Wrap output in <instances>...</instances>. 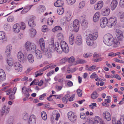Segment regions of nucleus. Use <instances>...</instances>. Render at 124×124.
<instances>
[{"label":"nucleus","instance_id":"obj_1","mask_svg":"<svg viewBox=\"0 0 124 124\" xmlns=\"http://www.w3.org/2000/svg\"><path fill=\"white\" fill-rule=\"evenodd\" d=\"M55 49L58 53L61 54L62 51L66 53H68L69 51L68 45L66 42L62 41L61 42V45L58 42L55 43Z\"/></svg>","mask_w":124,"mask_h":124},{"label":"nucleus","instance_id":"obj_2","mask_svg":"<svg viewBox=\"0 0 124 124\" xmlns=\"http://www.w3.org/2000/svg\"><path fill=\"white\" fill-rule=\"evenodd\" d=\"M98 36V33L97 31L92 34H88L86 39V42L87 45L89 46L93 45L94 44V41L97 39Z\"/></svg>","mask_w":124,"mask_h":124},{"label":"nucleus","instance_id":"obj_3","mask_svg":"<svg viewBox=\"0 0 124 124\" xmlns=\"http://www.w3.org/2000/svg\"><path fill=\"white\" fill-rule=\"evenodd\" d=\"M115 38L110 34L105 35L103 38V41L104 43L108 46H111L113 43Z\"/></svg>","mask_w":124,"mask_h":124},{"label":"nucleus","instance_id":"obj_4","mask_svg":"<svg viewBox=\"0 0 124 124\" xmlns=\"http://www.w3.org/2000/svg\"><path fill=\"white\" fill-rule=\"evenodd\" d=\"M25 47L27 51L31 52L35 51L36 47V45L34 43L30 41H28L26 43Z\"/></svg>","mask_w":124,"mask_h":124},{"label":"nucleus","instance_id":"obj_5","mask_svg":"<svg viewBox=\"0 0 124 124\" xmlns=\"http://www.w3.org/2000/svg\"><path fill=\"white\" fill-rule=\"evenodd\" d=\"M67 115L68 119L70 121L74 122L76 121L77 116L73 112H69L68 113Z\"/></svg>","mask_w":124,"mask_h":124},{"label":"nucleus","instance_id":"obj_6","mask_svg":"<svg viewBox=\"0 0 124 124\" xmlns=\"http://www.w3.org/2000/svg\"><path fill=\"white\" fill-rule=\"evenodd\" d=\"M10 107L9 106H6L4 105L2 109L1 112L0 113V115L2 116L4 114L7 115L9 112L10 110Z\"/></svg>","mask_w":124,"mask_h":124},{"label":"nucleus","instance_id":"obj_7","mask_svg":"<svg viewBox=\"0 0 124 124\" xmlns=\"http://www.w3.org/2000/svg\"><path fill=\"white\" fill-rule=\"evenodd\" d=\"M13 66L17 72H21L22 69V66L20 63L16 62L13 64Z\"/></svg>","mask_w":124,"mask_h":124},{"label":"nucleus","instance_id":"obj_8","mask_svg":"<svg viewBox=\"0 0 124 124\" xmlns=\"http://www.w3.org/2000/svg\"><path fill=\"white\" fill-rule=\"evenodd\" d=\"M116 34L118 39L122 41L123 39V32L120 30L117 29L116 31Z\"/></svg>","mask_w":124,"mask_h":124},{"label":"nucleus","instance_id":"obj_9","mask_svg":"<svg viewBox=\"0 0 124 124\" xmlns=\"http://www.w3.org/2000/svg\"><path fill=\"white\" fill-rule=\"evenodd\" d=\"M103 5V2L101 0L98 1L94 6V9L96 10H98L101 9Z\"/></svg>","mask_w":124,"mask_h":124},{"label":"nucleus","instance_id":"obj_10","mask_svg":"<svg viewBox=\"0 0 124 124\" xmlns=\"http://www.w3.org/2000/svg\"><path fill=\"white\" fill-rule=\"evenodd\" d=\"M17 58L19 61L21 62L24 63L25 58L24 57V54L21 51L19 52L17 54Z\"/></svg>","mask_w":124,"mask_h":124},{"label":"nucleus","instance_id":"obj_11","mask_svg":"<svg viewBox=\"0 0 124 124\" xmlns=\"http://www.w3.org/2000/svg\"><path fill=\"white\" fill-rule=\"evenodd\" d=\"M94 121V124H105L103 119L97 116L95 117Z\"/></svg>","mask_w":124,"mask_h":124},{"label":"nucleus","instance_id":"obj_12","mask_svg":"<svg viewBox=\"0 0 124 124\" xmlns=\"http://www.w3.org/2000/svg\"><path fill=\"white\" fill-rule=\"evenodd\" d=\"M21 27L19 24H15L13 26V30L15 33H18L20 31Z\"/></svg>","mask_w":124,"mask_h":124},{"label":"nucleus","instance_id":"obj_13","mask_svg":"<svg viewBox=\"0 0 124 124\" xmlns=\"http://www.w3.org/2000/svg\"><path fill=\"white\" fill-rule=\"evenodd\" d=\"M36 117L35 115L33 114L31 115L30 117L29 124H36Z\"/></svg>","mask_w":124,"mask_h":124},{"label":"nucleus","instance_id":"obj_14","mask_svg":"<svg viewBox=\"0 0 124 124\" xmlns=\"http://www.w3.org/2000/svg\"><path fill=\"white\" fill-rule=\"evenodd\" d=\"M102 116L107 121H110L111 119V116L110 113L107 111L104 112L102 114Z\"/></svg>","mask_w":124,"mask_h":124},{"label":"nucleus","instance_id":"obj_15","mask_svg":"<svg viewBox=\"0 0 124 124\" xmlns=\"http://www.w3.org/2000/svg\"><path fill=\"white\" fill-rule=\"evenodd\" d=\"M82 38L80 35H78L76 38L75 43L77 45H80L82 44Z\"/></svg>","mask_w":124,"mask_h":124},{"label":"nucleus","instance_id":"obj_16","mask_svg":"<svg viewBox=\"0 0 124 124\" xmlns=\"http://www.w3.org/2000/svg\"><path fill=\"white\" fill-rule=\"evenodd\" d=\"M12 49V46L11 45H8L6 47L5 52L7 56L10 55L11 54V51Z\"/></svg>","mask_w":124,"mask_h":124},{"label":"nucleus","instance_id":"obj_17","mask_svg":"<svg viewBox=\"0 0 124 124\" xmlns=\"http://www.w3.org/2000/svg\"><path fill=\"white\" fill-rule=\"evenodd\" d=\"M80 24H71L70 27L72 29V30H73L77 32L78 30Z\"/></svg>","mask_w":124,"mask_h":124},{"label":"nucleus","instance_id":"obj_18","mask_svg":"<svg viewBox=\"0 0 124 124\" xmlns=\"http://www.w3.org/2000/svg\"><path fill=\"white\" fill-rule=\"evenodd\" d=\"M118 2L116 0H113L110 4V9L112 10H114L116 7Z\"/></svg>","mask_w":124,"mask_h":124},{"label":"nucleus","instance_id":"obj_19","mask_svg":"<svg viewBox=\"0 0 124 124\" xmlns=\"http://www.w3.org/2000/svg\"><path fill=\"white\" fill-rule=\"evenodd\" d=\"M35 55L36 58L40 60L42 58V53L40 50H37L36 51Z\"/></svg>","mask_w":124,"mask_h":124},{"label":"nucleus","instance_id":"obj_20","mask_svg":"<svg viewBox=\"0 0 124 124\" xmlns=\"http://www.w3.org/2000/svg\"><path fill=\"white\" fill-rule=\"evenodd\" d=\"M39 43L40 44L41 49L42 51L44 52L46 50L45 48V43L43 39L41 38L39 40Z\"/></svg>","mask_w":124,"mask_h":124},{"label":"nucleus","instance_id":"obj_21","mask_svg":"<svg viewBox=\"0 0 124 124\" xmlns=\"http://www.w3.org/2000/svg\"><path fill=\"white\" fill-rule=\"evenodd\" d=\"M100 13L99 12H97L94 15L93 20L95 22H96L99 20V18L100 16Z\"/></svg>","mask_w":124,"mask_h":124},{"label":"nucleus","instance_id":"obj_22","mask_svg":"<svg viewBox=\"0 0 124 124\" xmlns=\"http://www.w3.org/2000/svg\"><path fill=\"white\" fill-rule=\"evenodd\" d=\"M29 35L31 37H34L36 34V30L32 28L29 30Z\"/></svg>","mask_w":124,"mask_h":124},{"label":"nucleus","instance_id":"obj_23","mask_svg":"<svg viewBox=\"0 0 124 124\" xmlns=\"http://www.w3.org/2000/svg\"><path fill=\"white\" fill-rule=\"evenodd\" d=\"M64 4V2L61 0H57L54 3V5L56 7L61 6Z\"/></svg>","mask_w":124,"mask_h":124},{"label":"nucleus","instance_id":"obj_24","mask_svg":"<svg viewBox=\"0 0 124 124\" xmlns=\"http://www.w3.org/2000/svg\"><path fill=\"white\" fill-rule=\"evenodd\" d=\"M27 59L29 62L31 63H32L34 61V58L31 54H29L28 56Z\"/></svg>","mask_w":124,"mask_h":124},{"label":"nucleus","instance_id":"obj_25","mask_svg":"<svg viewBox=\"0 0 124 124\" xmlns=\"http://www.w3.org/2000/svg\"><path fill=\"white\" fill-rule=\"evenodd\" d=\"M110 12V10L108 8H107L105 9L101 13L102 15L104 16H107L109 14Z\"/></svg>","mask_w":124,"mask_h":124},{"label":"nucleus","instance_id":"obj_26","mask_svg":"<svg viewBox=\"0 0 124 124\" xmlns=\"http://www.w3.org/2000/svg\"><path fill=\"white\" fill-rule=\"evenodd\" d=\"M32 6V5L30 6H27L25 7L23 10L21 12L22 14L25 13L28 11Z\"/></svg>","mask_w":124,"mask_h":124},{"label":"nucleus","instance_id":"obj_27","mask_svg":"<svg viewBox=\"0 0 124 124\" xmlns=\"http://www.w3.org/2000/svg\"><path fill=\"white\" fill-rule=\"evenodd\" d=\"M58 39L59 41H62L64 38V36L63 34L61 33H58L57 36Z\"/></svg>","mask_w":124,"mask_h":124},{"label":"nucleus","instance_id":"obj_28","mask_svg":"<svg viewBox=\"0 0 124 124\" xmlns=\"http://www.w3.org/2000/svg\"><path fill=\"white\" fill-rule=\"evenodd\" d=\"M108 22L110 23H116L117 22V19L115 17L110 18L108 19Z\"/></svg>","mask_w":124,"mask_h":124},{"label":"nucleus","instance_id":"obj_29","mask_svg":"<svg viewBox=\"0 0 124 124\" xmlns=\"http://www.w3.org/2000/svg\"><path fill=\"white\" fill-rule=\"evenodd\" d=\"M95 66L94 65L90 67L88 66V65H86L85 69L86 70L91 71L95 69Z\"/></svg>","mask_w":124,"mask_h":124},{"label":"nucleus","instance_id":"obj_30","mask_svg":"<svg viewBox=\"0 0 124 124\" xmlns=\"http://www.w3.org/2000/svg\"><path fill=\"white\" fill-rule=\"evenodd\" d=\"M80 19L82 21L83 23H88L87 19L86 16L83 15L80 18Z\"/></svg>","mask_w":124,"mask_h":124},{"label":"nucleus","instance_id":"obj_31","mask_svg":"<svg viewBox=\"0 0 124 124\" xmlns=\"http://www.w3.org/2000/svg\"><path fill=\"white\" fill-rule=\"evenodd\" d=\"M62 28L61 27L57 26L53 28L52 30V31L54 32H56L58 30H61Z\"/></svg>","mask_w":124,"mask_h":124},{"label":"nucleus","instance_id":"obj_32","mask_svg":"<svg viewBox=\"0 0 124 124\" xmlns=\"http://www.w3.org/2000/svg\"><path fill=\"white\" fill-rule=\"evenodd\" d=\"M70 95L69 94L65 95L62 98L63 102L65 103H66L68 101V98L70 97Z\"/></svg>","mask_w":124,"mask_h":124},{"label":"nucleus","instance_id":"obj_33","mask_svg":"<svg viewBox=\"0 0 124 124\" xmlns=\"http://www.w3.org/2000/svg\"><path fill=\"white\" fill-rule=\"evenodd\" d=\"M4 28L5 30L9 31L11 29V27L9 24H5L4 25Z\"/></svg>","mask_w":124,"mask_h":124},{"label":"nucleus","instance_id":"obj_34","mask_svg":"<svg viewBox=\"0 0 124 124\" xmlns=\"http://www.w3.org/2000/svg\"><path fill=\"white\" fill-rule=\"evenodd\" d=\"M100 23H107L108 22V20L107 18L105 17L101 18L100 20Z\"/></svg>","mask_w":124,"mask_h":124},{"label":"nucleus","instance_id":"obj_35","mask_svg":"<svg viewBox=\"0 0 124 124\" xmlns=\"http://www.w3.org/2000/svg\"><path fill=\"white\" fill-rule=\"evenodd\" d=\"M64 8L61 7L58 8L57 10V12L59 15L62 14L64 12Z\"/></svg>","mask_w":124,"mask_h":124},{"label":"nucleus","instance_id":"obj_36","mask_svg":"<svg viewBox=\"0 0 124 124\" xmlns=\"http://www.w3.org/2000/svg\"><path fill=\"white\" fill-rule=\"evenodd\" d=\"M98 96L96 92H94L91 95V97L93 99H96Z\"/></svg>","mask_w":124,"mask_h":124},{"label":"nucleus","instance_id":"obj_37","mask_svg":"<svg viewBox=\"0 0 124 124\" xmlns=\"http://www.w3.org/2000/svg\"><path fill=\"white\" fill-rule=\"evenodd\" d=\"M113 44V47H118L120 43L117 39H116L115 38V40H114Z\"/></svg>","mask_w":124,"mask_h":124},{"label":"nucleus","instance_id":"obj_38","mask_svg":"<svg viewBox=\"0 0 124 124\" xmlns=\"http://www.w3.org/2000/svg\"><path fill=\"white\" fill-rule=\"evenodd\" d=\"M54 45L49 44V48L47 49V51H49L50 52H53L54 51Z\"/></svg>","mask_w":124,"mask_h":124},{"label":"nucleus","instance_id":"obj_39","mask_svg":"<svg viewBox=\"0 0 124 124\" xmlns=\"http://www.w3.org/2000/svg\"><path fill=\"white\" fill-rule=\"evenodd\" d=\"M5 37V33L3 31H0V39L3 40Z\"/></svg>","mask_w":124,"mask_h":124},{"label":"nucleus","instance_id":"obj_40","mask_svg":"<svg viewBox=\"0 0 124 124\" xmlns=\"http://www.w3.org/2000/svg\"><path fill=\"white\" fill-rule=\"evenodd\" d=\"M41 116L44 120H46L47 118V116L46 113L44 111H42L41 113Z\"/></svg>","mask_w":124,"mask_h":124},{"label":"nucleus","instance_id":"obj_41","mask_svg":"<svg viewBox=\"0 0 124 124\" xmlns=\"http://www.w3.org/2000/svg\"><path fill=\"white\" fill-rule=\"evenodd\" d=\"M74 41V36L73 35H72L69 37V43L71 45L73 44Z\"/></svg>","mask_w":124,"mask_h":124},{"label":"nucleus","instance_id":"obj_42","mask_svg":"<svg viewBox=\"0 0 124 124\" xmlns=\"http://www.w3.org/2000/svg\"><path fill=\"white\" fill-rule=\"evenodd\" d=\"M86 62V61L83 59H79L76 61V63L77 64H82L85 63Z\"/></svg>","mask_w":124,"mask_h":124},{"label":"nucleus","instance_id":"obj_43","mask_svg":"<svg viewBox=\"0 0 124 124\" xmlns=\"http://www.w3.org/2000/svg\"><path fill=\"white\" fill-rule=\"evenodd\" d=\"M22 90L23 92L24 93L27 92H28L31 91V90L29 88H26L24 86L22 88Z\"/></svg>","mask_w":124,"mask_h":124},{"label":"nucleus","instance_id":"obj_44","mask_svg":"<svg viewBox=\"0 0 124 124\" xmlns=\"http://www.w3.org/2000/svg\"><path fill=\"white\" fill-rule=\"evenodd\" d=\"M39 11L40 13H42L45 10L46 8L44 6H41L39 7Z\"/></svg>","mask_w":124,"mask_h":124},{"label":"nucleus","instance_id":"obj_45","mask_svg":"<svg viewBox=\"0 0 124 124\" xmlns=\"http://www.w3.org/2000/svg\"><path fill=\"white\" fill-rule=\"evenodd\" d=\"M85 2L84 1H82L79 3V8H82L85 6Z\"/></svg>","mask_w":124,"mask_h":124},{"label":"nucleus","instance_id":"obj_46","mask_svg":"<svg viewBox=\"0 0 124 124\" xmlns=\"http://www.w3.org/2000/svg\"><path fill=\"white\" fill-rule=\"evenodd\" d=\"M51 52L46 50L45 52L46 56L48 58H51L52 56Z\"/></svg>","mask_w":124,"mask_h":124},{"label":"nucleus","instance_id":"obj_47","mask_svg":"<svg viewBox=\"0 0 124 124\" xmlns=\"http://www.w3.org/2000/svg\"><path fill=\"white\" fill-rule=\"evenodd\" d=\"M112 124H117L118 122H119L120 123V124H121V122H120V120H118L116 122V119L115 117H113L112 119Z\"/></svg>","mask_w":124,"mask_h":124},{"label":"nucleus","instance_id":"obj_48","mask_svg":"<svg viewBox=\"0 0 124 124\" xmlns=\"http://www.w3.org/2000/svg\"><path fill=\"white\" fill-rule=\"evenodd\" d=\"M7 62L9 66H13V61L12 59H10L9 60H8Z\"/></svg>","mask_w":124,"mask_h":124},{"label":"nucleus","instance_id":"obj_49","mask_svg":"<svg viewBox=\"0 0 124 124\" xmlns=\"http://www.w3.org/2000/svg\"><path fill=\"white\" fill-rule=\"evenodd\" d=\"M5 73L3 70L1 69H0V76H3V79L5 78Z\"/></svg>","mask_w":124,"mask_h":124},{"label":"nucleus","instance_id":"obj_50","mask_svg":"<svg viewBox=\"0 0 124 124\" xmlns=\"http://www.w3.org/2000/svg\"><path fill=\"white\" fill-rule=\"evenodd\" d=\"M68 62L70 63H72L74 62L75 61V59L74 57L71 56L68 59Z\"/></svg>","mask_w":124,"mask_h":124},{"label":"nucleus","instance_id":"obj_51","mask_svg":"<svg viewBox=\"0 0 124 124\" xmlns=\"http://www.w3.org/2000/svg\"><path fill=\"white\" fill-rule=\"evenodd\" d=\"M92 54L90 53H87L86 54H83V56L85 58H87L92 56Z\"/></svg>","mask_w":124,"mask_h":124},{"label":"nucleus","instance_id":"obj_52","mask_svg":"<svg viewBox=\"0 0 124 124\" xmlns=\"http://www.w3.org/2000/svg\"><path fill=\"white\" fill-rule=\"evenodd\" d=\"M39 81L38 80H34L31 83L30 85L31 86L33 84L37 85L38 84Z\"/></svg>","mask_w":124,"mask_h":124},{"label":"nucleus","instance_id":"obj_53","mask_svg":"<svg viewBox=\"0 0 124 124\" xmlns=\"http://www.w3.org/2000/svg\"><path fill=\"white\" fill-rule=\"evenodd\" d=\"M96 104L95 103H92L91 105H89V107L90 108L92 109H93L94 108V106L96 107Z\"/></svg>","mask_w":124,"mask_h":124},{"label":"nucleus","instance_id":"obj_54","mask_svg":"<svg viewBox=\"0 0 124 124\" xmlns=\"http://www.w3.org/2000/svg\"><path fill=\"white\" fill-rule=\"evenodd\" d=\"M77 93L78 96L80 97L82 96V92L80 89H78L77 90Z\"/></svg>","mask_w":124,"mask_h":124},{"label":"nucleus","instance_id":"obj_55","mask_svg":"<svg viewBox=\"0 0 124 124\" xmlns=\"http://www.w3.org/2000/svg\"><path fill=\"white\" fill-rule=\"evenodd\" d=\"M80 117L83 119H85V115L84 113H80Z\"/></svg>","mask_w":124,"mask_h":124},{"label":"nucleus","instance_id":"obj_56","mask_svg":"<svg viewBox=\"0 0 124 124\" xmlns=\"http://www.w3.org/2000/svg\"><path fill=\"white\" fill-rule=\"evenodd\" d=\"M76 0H67V2L69 5H71L74 4Z\"/></svg>","mask_w":124,"mask_h":124},{"label":"nucleus","instance_id":"obj_57","mask_svg":"<svg viewBox=\"0 0 124 124\" xmlns=\"http://www.w3.org/2000/svg\"><path fill=\"white\" fill-rule=\"evenodd\" d=\"M43 73L41 72V70L37 71L35 73V77H37L39 76H40Z\"/></svg>","mask_w":124,"mask_h":124},{"label":"nucleus","instance_id":"obj_58","mask_svg":"<svg viewBox=\"0 0 124 124\" xmlns=\"http://www.w3.org/2000/svg\"><path fill=\"white\" fill-rule=\"evenodd\" d=\"M62 22L64 23H69V21L68 19L67 18L65 17L63 18L62 20Z\"/></svg>","mask_w":124,"mask_h":124},{"label":"nucleus","instance_id":"obj_59","mask_svg":"<svg viewBox=\"0 0 124 124\" xmlns=\"http://www.w3.org/2000/svg\"><path fill=\"white\" fill-rule=\"evenodd\" d=\"M119 5L122 8H124V0H120L119 2Z\"/></svg>","mask_w":124,"mask_h":124},{"label":"nucleus","instance_id":"obj_60","mask_svg":"<svg viewBox=\"0 0 124 124\" xmlns=\"http://www.w3.org/2000/svg\"><path fill=\"white\" fill-rule=\"evenodd\" d=\"M14 20V17L12 16L9 17L7 19L8 21L9 22H12Z\"/></svg>","mask_w":124,"mask_h":124},{"label":"nucleus","instance_id":"obj_61","mask_svg":"<svg viewBox=\"0 0 124 124\" xmlns=\"http://www.w3.org/2000/svg\"><path fill=\"white\" fill-rule=\"evenodd\" d=\"M117 28H122L124 27V24H116Z\"/></svg>","mask_w":124,"mask_h":124},{"label":"nucleus","instance_id":"obj_62","mask_svg":"<svg viewBox=\"0 0 124 124\" xmlns=\"http://www.w3.org/2000/svg\"><path fill=\"white\" fill-rule=\"evenodd\" d=\"M46 95V93H44L42 95H41L39 96V99L40 100H43L44 99L45 96Z\"/></svg>","mask_w":124,"mask_h":124},{"label":"nucleus","instance_id":"obj_63","mask_svg":"<svg viewBox=\"0 0 124 124\" xmlns=\"http://www.w3.org/2000/svg\"><path fill=\"white\" fill-rule=\"evenodd\" d=\"M113 77L119 80H120L121 79V78L120 76L117 74H115L114 75L113 77H112V78H113Z\"/></svg>","mask_w":124,"mask_h":124},{"label":"nucleus","instance_id":"obj_64","mask_svg":"<svg viewBox=\"0 0 124 124\" xmlns=\"http://www.w3.org/2000/svg\"><path fill=\"white\" fill-rule=\"evenodd\" d=\"M120 19L121 22L124 21V13H123L121 15Z\"/></svg>","mask_w":124,"mask_h":124}]
</instances>
